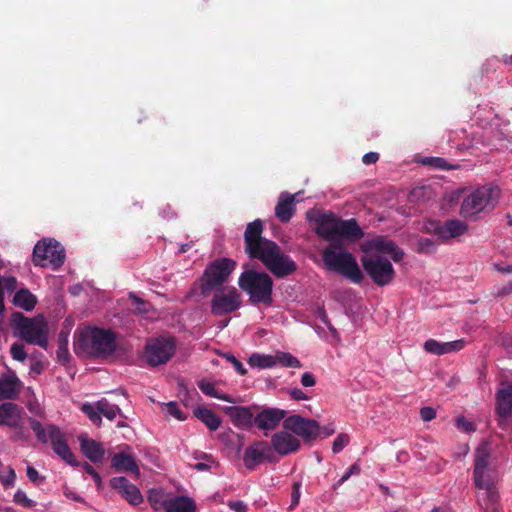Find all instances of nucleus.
<instances>
[{
    "instance_id": "obj_1",
    "label": "nucleus",
    "mask_w": 512,
    "mask_h": 512,
    "mask_svg": "<svg viewBox=\"0 0 512 512\" xmlns=\"http://www.w3.org/2000/svg\"><path fill=\"white\" fill-rule=\"evenodd\" d=\"M361 264L366 274L377 286H386L395 278V270L389 258L399 262L404 258V251L392 240L378 236L362 245Z\"/></svg>"
},
{
    "instance_id": "obj_2",
    "label": "nucleus",
    "mask_w": 512,
    "mask_h": 512,
    "mask_svg": "<svg viewBox=\"0 0 512 512\" xmlns=\"http://www.w3.org/2000/svg\"><path fill=\"white\" fill-rule=\"evenodd\" d=\"M263 224L260 220L249 223L246 227L245 251L252 257L260 260L263 265L275 276L285 277L292 274L296 263L273 241L263 238Z\"/></svg>"
},
{
    "instance_id": "obj_3",
    "label": "nucleus",
    "mask_w": 512,
    "mask_h": 512,
    "mask_svg": "<svg viewBox=\"0 0 512 512\" xmlns=\"http://www.w3.org/2000/svg\"><path fill=\"white\" fill-rule=\"evenodd\" d=\"M75 351L95 357H106L116 349L115 334L109 329L87 326L77 331Z\"/></svg>"
},
{
    "instance_id": "obj_4",
    "label": "nucleus",
    "mask_w": 512,
    "mask_h": 512,
    "mask_svg": "<svg viewBox=\"0 0 512 512\" xmlns=\"http://www.w3.org/2000/svg\"><path fill=\"white\" fill-rule=\"evenodd\" d=\"M323 261L326 267L339 273L353 283L363 281V273L358 265L356 257L341 246L330 245L323 251Z\"/></svg>"
},
{
    "instance_id": "obj_5",
    "label": "nucleus",
    "mask_w": 512,
    "mask_h": 512,
    "mask_svg": "<svg viewBox=\"0 0 512 512\" xmlns=\"http://www.w3.org/2000/svg\"><path fill=\"white\" fill-rule=\"evenodd\" d=\"M12 325L15 335L25 342L47 347L49 328L43 315L28 318L20 312H15L12 314Z\"/></svg>"
},
{
    "instance_id": "obj_6",
    "label": "nucleus",
    "mask_w": 512,
    "mask_h": 512,
    "mask_svg": "<svg viewBox=\"0 0 512 512\" xmlns=\"http://www.w3.org/2000/svg\"><path fill=\"white\" fill-rule=\"evenodd\" d=\"M31 429L41 443H50L53 451L66 463L78 466L74 454L68 446L65 434L54 424L43 425L34 418H29Z\"/></svg>"
},
{
    "instance_id": "obj_7",
    "label": "nucleus",
    "mask_w": 512,
    "mask_h": 512,
    "mask_svg": "<svg viewBox=\"0 0 512 512\" xmlns=\"http://www.w3.org/2000/svg\"><path fill=\"white\" fill-rule=\"evenodd\" d=\"M316 233L326 239L335 240L337 238L359 239L363 233L354 219L339 220L331 213H321L317 216Z\"/></svg>"
},
{
    "instance_id": "obj_8",
    "label": "nucleus",
    "mask_w": 512,
    "mask_h": 512,
    "mask_svg": "<svg viewBox=\"0 0 512 512\" xmlns=\"http://www.w3.org/2000/svg\"><path fill=\"white\" fill-rule=\"evenodd\" d=\"M239 287L249 295L253 303H272L273 282L266 273L256 271L243 272L238 281Z\"/></svg>"
},
{
    "instance_id": "obj_9",
    "label": "nucleus",
    "mask_w": 512,
    "mask_h": 512,
    "mask_svg": "<svg viewBox=\"0 0 512 512\" xmlns=\"http://www.w3.org/2000/svg\"><path fill=\"white\" fill-rule=\"evenodd\" d=\"M499 198L496 187H480L469 193L462 201L460 214L464 218H475L486 209L493 208Z\"/></svg>"
},
{
    "instance_id": "obj_10",
    "label": "nucleus",
    "mask_w": 512,
    "mask_h": 512,
    "mask_svg": "<svg viewBox=\"0 0 512 512\" xmlns=\"http://www.w3.org/2000/svg\"><path fill=\"white\" fill-rule=\"evenodd\" d=\"M148 501L155 510L166 512H196V502L189 496L173 495L161 489L149 492Z\"/></svg>"
},
{
    "instance_id": "obj_11",
    "label": "nucleus",
    "mask_w": 512,
    "mask_h": 512,
    "mask_svg": "<svg viewBox=\"0 0 512 512\" xmlns=\"http://www.w3.org/2000/svg\"><path fill=\"white\" fill-rule=\"evenodd\" d=\"M236 266L235 261L222 258L211 262L204 270L200 279V289L203 296H207L211 290L224 284Z\"/></svg>"
},
{
    "instance_id": "obj_12",
    "label": "nucleus",
    "mask_w": 512,
    "mask_h": 512,
    "mask_svg": "<svg viewBox=\"0 0 512 512\" xmlns=\"http://www.w3.org/2000/svg\"><path fill=\"white\" fill-rule=\"evenodd\" d=\"M65 251L54 239L44 238L38 241L33 250V263L36 266L58 268L64 263Z\"/></svg>"
},
{
    "instance_id": "obj_13",
    "label": "nucleus",
    "mask_w": 512,
    "mask_h": 512,
    "mask_svg": "<svg viewBox=\"0 0 512 512\" xmlns=\"http://www.w3.org/2000/svg\"><path fill=\"white\" fill-rule=\"evenodd\" d=\"M242 304L241 294L233 286H226L216 291L211 300V312L216 316L232 313Z\"/></svg>"
},
{
    "instance_id": "obj_14",
    "label": "nucleus",
    "mask_w": 512,
    "mask_h": 512,
    "mask_svg": "<svg viewBox=\"0 0 512 512\" xmlns=\"http://www.w3.org/2000/svg\"><path fill=\"white\" fill-rule=\"evenodd\" d=\"M283 427L285 430L294 433L305 441L315 440L320 431V425L317 421L300 415H292L284 419Z\"/></svg>"
},
{
    "instance_id": "obj_15",
    "label": "nucleus",
    "mask_w": 512,
    "mask_h": 512,
    "mask_svg": "<svg viewBox=\"0 0 512 512\" xmlns=\"http://www.w3.org/2000/svg\"><path fill=\"white\" fill-rule=\"evenodd\" d=\"M175 352V344L170 339L159 338L149 342L145 350V360L150 366L166 363Z\"/></svg>"
},
{
    "instance_id": "obj_16",
    "label": "nucleus",
    "mask_w": 512,
    "mask_h": 512,
    "mask_svg": "<svg viewBox=\"0 0 512 512\" xmlns=\"http://www.w3.org/2000/svg\"><path fill=\"white\" fill-rule=\"evenodd\" d=\"M496 413L498 425L506 429L512 419V384L502 383L496 393Z\"/></svg>"
},
{
    "instance_id": "obj_17",
    "label": "nucleus",
    "mask_w": 512,
    "mask_h": 512,
    "mask_svg": "<svg viewBox=\"0 0 512 512\" xmlns=\"http://www.w3.org/2000/svg\"><path fill=\"white\" fill-rule=\"evenodd\" d=\"M427 230L435 234L442 242H447L465 234L468 230V225L459 219H451L443 223L430 222Z\"/></svg>"
},
{
    "instance_id": "obj_18",
    "label": "nucleus",
    "mask_w": 512,
    "mask_h": 512,
    "mask_svg": "<svg viewBox=\"0 0 512 512\" xmlns=\"http://www.w3.org/2000/svg\"><path fill=\"white\" fill-rule=\"evenodd\" d=\"M265 460H273V452L267 442L258 441L246 448L243 461L247 469L252 470Z\"/></svg>"
},
{
    "instance_id": "obj_19",
    "label": "nucleus",
    "mask_w": 512,
    "mask_h": 512,
    "mask_svg": "<svg viewBox=\"0 0 512 512\" xmlns=\"http://www.w3.org/2000/svg\"><path fill=\"white\" fill-rule=\"evenodd\" d=\"M271 444L273 449L281 456L297 452L301 447L300 440L285 429L272 436Z\"/></svg>"
},
{
    "instance_id": "obj_20",
    "label": "nucleus",
    "mask_w": 512,
    "mask_h": 512,
    "mask_svg": "<svg viewBox=\"0 0 512 512\" xmlns=\"http://www.w3.org/2000/svg\"><path fill=\"white\" fill-rule=\"evenodd\" d=\"M110 484L129 504L137 506L143 502V496L140 490L125 477H114L111 479Z\"/></svg>"
},
{
    "instance_id": "obj_21",
    "label": "nucleus",
    "mask_w": 512,
    "mask_h": 512,
    "mask_svg": "<svg viewBox=\"0 0 512 512\" xmlns=\"http://www.w3.org/2000/svg\"><path fill=\"white\" fill-rule=\"evenodd\" d=\"M21 388L22 382L14 371L7 370L0 375V400L16 399Z\"/></svg>"
},
{
    "instance_id": "obj_22",
    "label": "nucleus",
    "mask_w": 512,
    "mask_h": 512,
    "mask_svg": "<svg viewBox=\"0 0 512 512\" xmlns=\"http://www.w3.org/2000/svg\"><path fill=\"white\" fill-rule=\"evenodd\" d=\"M22 409L12 402L0 405V425L19 428L22 424Z\"/></svg>"
},
{
    "instance_id": "obj_23",
    "label": "nucleus",
    "mask_w": 512,
    "mask_h": 512,
    "mask_svg": "<svg viewBox=\"0 0 512 512\" xmlns=\"http://www.w3.org/2000/svg\"><path fill=\"white\" fill-rule=\"evenodd\" d=\"M286 412L281 409H264L255 417V423L258 428L263 430H272L278 423L285 418Z\"/></svg>"
},
{
    "instance_id": "obj_24",
    "label": "nucleus",
    "mask_w": 512,
    "mask_h": 512,
    "mask_svg": "<svg viewBox=\"0 0 512 512\" xmlns=\"http://www.w3.org/2000/svg\"><path fill=\"white\" fill-rule=\"evenodd\" d=\"M474 483L479 489L485 490L491 501H496L498 493L495 487V477L491 470H474Z\"/></svg>"
},
{
    "instance_id": "obj_25",
    "label": "nucleus",
    "mask_w": 512,
    "mask_h": 512,
    "mask_svg": "<svg viewBox=\"0 0 512 512\" xmlns=\"http://www.w3.org/2000/svg\"><path fill=\"white\" fill-rule=\"evenodd\" d=\"M223 412L237 427L247 428L252 424L253 413L248 407L227 406L223 408Z\"/></svg>"
},
{
    "instance_id": "obj_26",
    "label": "nucleus",
    "mask_w": 512,
    "mask_h": 512,
    "mask_svg": "<svg viewBox=\"0 0 512 512\" xmlns=\"http://www.w3.org/2000/svg\"><path fill=\"white\" fill-rule=\"evenodd\" d=\"M80 448L83 454L92 462L99 463L104 458V448L100 443L85 436H80Z\"/></svg>"
},
{
    "instance_id": "obj_27",
    "label": "nucleus",
    "mask_w": 512,
    "mask_h": 512,
    "mask_svg": "<svg viewBox=\"0 0 512 512\" xmlns=\"http://www.w3.org/2000/svg\"><path fill=\"white\" fill-rule=\"evenodd\" d=\"M111 465L116 471L132 472L136 477L140 475L135 459L125 452L116 453L111 459Z\"/></svg>"
},
{
    "instance_id": "obj_28",
    "label": "nucleus",
    "mask_w": 512,
    "mask_h": 512,
    "mask_svg": "<svg viewBox=\"0 0 512 512\" xmlns=\"http://www.w3.org/2000/svg\"><path fill=\"white\" fill-rule=\"evenodd\" d=\"M219 382L210 379H202L198 382L199 389L207 396L217 398L230 403H239L241 399H234L227 393L218 389Z\"/></svg>"
},
{
    "instance_id": "obj_29",
    "label": "nucleus",
    "mask_w": 512,
    "mask_h": 512,
    "mask_svg": "<svg viewBox=\"0 0 512 512\" xmlns=\"http://www.w3.org/2000/svg\"><path fill=\"white\" fill-rule=\"evenodd\" d=\"M295 195L282 194L275 207V214L282 222H288L294 213Z\"/></svg>"
},
{
    "instance_id": "obj_30",
    "label": "nucleus",
    "mask_w": 512,
    "mask_h": 512,
    "mask_svg": "<svg viewBox=\"0 0 512 512\" xmlns=\"http://www.w3.org/2000/svg\"><path fill=\"white\" fill-rule=\"evenodd\" d=\"M194 415L202 421L210 430H217L221 425V419L213 411L205 407L194 410Z\"/></svg>"
},
{
    "instance_id": "obj_31",
    "label": "nucleus",
    "mask_w": 512,
    "mask_h": 512,
    "mask_svg": "<svg viewBox=\"0 0 512 512\" xmlns=\"http://www.w3.org/2000/svg\"><path fill=\"white\" fill-rule=\"evenodd\" d=\"M491 449L488 443H481L475 451L474 470H490Z\"/></svg>"
},
{
    "instance_id": "obj_32",
    "label": "nucleus",
    "mask_w": 512,
    "mask_h": 512,
    "mask_svg": "<svg viewBox=\"0 0 512 512\" xmlns=\"http://www.w3.org/2000/svg\"><path fill=\"white\" fill-rule=\"evenodd\" d=\"M36 297L28 290L26 289H21L19 290L15 296H14V299H13V303L26 310V311H31L32 309H34L35 305H36Z\"/></svg>"
},
{
    "instance_id": "obj_33",
    "label": "nucleus",
    "mask_w": 512,
    "mask_h": 512,
    "mask_svg": "<svg viewBox=\"0 0 512 512\" xmlns=\"http://www.w3.org/2000/svg\"><path fill=\"white\" fill-rule=\"evenodd\" d=\"M274 355L254 353L249 357L248 363L253 368L265 369L275 366Z\"/></svg>"
},
{
    "instance_id": "obj_34",
    "label": "nucleus",
    "mask_w": 512,
    "mask_h": 512,
    "mask_svg": "<svg viewBox=\"0 0 512 512\" xmlns=\"http://www.w3.org/2000/svg\"><path fill=\"white\" fill-rule=\"evenodd\" d=\"M275 357V365L280 364L284 367H293L300 368L302 365L300 361L294 357L292 354L283 351H277L274 354Z\"/></svg>"
},
{
    "instance_id": "obj_35",
    "label": "nucleus",
    "mask_w": 512,
    "mask_h": 512,
    "mask_svg": "<svg viewBox=\"0 0 512 512\" xmlns=\"http://www.w3.org/2000/svg\"><path fill=\"white\" fill-rule=\"evenodd\" d=\"M97 409L100 415H103L109 420H113L121 412L117 405L109 403L106 399H101L97 402Z\"/></svg>"
},
{
    "instance_id": "obj_36",
    "label": "nucleus",
    "mask_w": 512,
    "mask_h": 512,
    "mask_svg": "<svg viewBox=\"0 0 512 512\" xmlns=\"http://www.w3.org/2000/svg\"><path fill=\"white\" fill-rule=\"evenodd\" d=\"M162 408L167 413V415L175 418L178 421H183L186 419L184 412L179 408L176 402L163 403Z\"/></svg>"
},
{
    "instance_id": "obj_37",
    "label": "nucleus",
    "mask_w": 512,
    "mask_h": 512,
    "mask_svg": "<svg viewBox=\"0 0 512 512\" xmlns=\"http://www.w3.org/2000/svg\"><path fill=\"white\" fill-rule=\"evenodd\" d=\"M350 443V436L347 433H339L332 444V452H341Z\"/></svg>"
},
{
    "instance_id": "obj_38",
    "label": "nucleus",
    "mask_w": 512,
    "mask_h": 512,
    "mask_svg": "<svg viewBox=\"0 0 512 512\" xmlns=\"http://www.w3.org/2000/svg\"><path fill=\"white\" fill-rule=\"evenodd\" d=\"M82 410L93 423L96 425L101 424L102 420L100 411L97 409V403L95 405L84 404Z\"/></svg>"
},
{
    "instance_id": "obj_39",
    "label": "nucleus",
    "mask_w": 512,
    "mask_h": 512,
    "mask_svg": "<svg viewBox=\"0 0 512 512\" xmlns=\"http://www.w3.org/2000/svg\"><path fill=\"white\" fill-rule=\"evenodd\" d=\"M13 501L25 508H32L36 505V502L28 498L27 494L20 489L15 492Z\"/></svg>"
},
{
    "instance_id": "obj_40",
    "label": "nucleus",
    "mask_w": 512,
    "mask_h": 512,
    "mask_svg": "<svg viewBox=\"0 0 512 512\" xmlns=\"http://www.w3.org/2000/svg\"><path fill=\"white\" fill-rule=\"evenodd\" d=\"M16 480V474L12 467L8 466L0 472V483L3 486H13Z\"/></svg>"
},
{
    "instance_id": "obj_41",
    "label": "nucleus",
    "mask_w": 512,
    "mask_h": 512,
    "mask_svg": "<svg viewBox=\"0 0 512 512\" xmlns=\"http://www.w3.org/2000/svg\"><path fill=\"white\" fill-rule=\"evenodd\" d=\"M466 346V341L464 339H458L450 342H443V355L457 352L462 350Z\"/></svg>"
},
{
    "instance_id": "obj_42",
    "label": "nucleus",
    "mask_w": 512,
    "mask_h": 512,
    "mask_svg": "<svg viewBox=\"0 0 512 512\" xmlns=\"http://www.w3.org/2000/svg\"><path fill=\"white\" fill-rule=\"evenodd\" d=\"M11 356L14 360L24 362L27 358V353L24 346L20 343H14L10 349Z\"/></svg>"
},
{
    "instance_id": "obj_43",
    "label": "nucleus",
    "mask_w": 512,
    "mask_h": 512,
    "mask_svg": "<svg viewBox=\"0 0 512 512\" xmlns=\"http://www.w3.org/2000/svg\"><path fill=\"white\" fill-rule=\"evenodd\" d=\"M443 342H438L434 339H429L424 343V349L426 352L435 354V355H443Z\"/></svg>"
},
{
    "instance_id": "obj_44",
    "label": "nucleus",
    "mask_w": 512,
    "mask_h": 512,
    "mask_svg": "<svg viewBox=\"0 0 512 512\" xmlns=\"http://www.w3.org/2000/svg\"><path fill=\"white\" fill-rule=\"evenodd\" d=\"M512 293V281L503 285L497 286L493 290V295L498 298H503Z\"/></svg>"
},
{
    "instance_id": "obj_45",
    "label": "nucleus",
    "mask_w": 512,
    "mask_h": 512,
    "mask_svg": "<svg viewBox=\"0 0 512 512\" xmlns=\"http://www.w3.org/2000/svg\"><path fill=\"white\" fill-rule=\"evenodd\" d=\"M435 243L429 238H421L418 241V251L423 253L432 252L435 249Z\"/></svg>"
},
{
    "instance_id": "obj_46",
    "label": "nucleus",
    "mask_w": 512,
    "mask_h": 512,
    "mask_svg": "<svg viewBox=\"0 0 512 512\" xmlns=\"http://www.w3.org/2000/svg\"><path fill=\"white\" fill-rule=\"evenodd\" d=\"M300 488H301L300 482H295L293 484V489H292V494H291V503H290V507H289L290 510H293L299 504L300 496H301Z\"/></svg>"
},
{
    "instance_id": "obj_47",
    "label": "nucleus",
    "mask_w": 512,
    "mask_h": 512,
    "mask_svg": "<svg viewBox=\"0 0 512 512\" xmlns=\"http://www.w3.org/2000/svg\"><path fill=\"white\" fill-rule=\"evenodd\" d=\"M224 357L226 358L227 361H229L233 365L235 370L240 375L246 374V369L244 368L243 364L233 354L227 353L224 355Z\"/></svg>"
},
{
    "instance_id": "obj_48",
    "label": "nucleus",
    "mask_w": 512,
    "mask_h": 512,
    "mask_svg": "<svg viewBox=\"0 0 512 512\" xmlns=\"http://www.w3.org/2000/svg\"><path fill=\"white\" fill-rule=\"evenodd\" d=\"M81 466L89 474V476H92V478L94 479V481L97 485V488L99 489L102 485V479H101L100 475L87 462H84Z\"/></svg>"
},
{
    "instance_id": "obj_49",
    "label": "nucleus",
    "mask_w": 512,
    "mask_h": 512,
    "mask_svg": "<svg viewBox=\"0 0 512 512\" xmlns=\"http://www.w3.org/2000/svg\"><path fill=\"white\" fill-rule=\"evenodd\" d=\"M27 408L33 415L38 416L40 418L45 417V411L37 401H30L27 404Z\"/></svg>"
},
{
    "instance_id": "obj_50",
    "label": "nucleus",
    "mask_w": 512,
    "mask_h": 512,
    "mask_svg": "<svg viewBox=\"0 0 512 512\" xmlns=\"http://www.w3.org/2000/svg\"><path fill=\"white\" fill-rule=\"evenodd\" d=\"M456 426L458 429H460L464 432L474 431V426H473L472 422H470L463 416L457 418Z\"/></svg>"
},
{
    "instance_id": "obj_51",
    "label": "nucleus",
    "mask_w": 512,
    "mask_h": 512,
    "mask_svg": "<svg viewBox=\"0 0 512 512\" xmlns=\"http://www.w3.org/2000/svg\"><path fill=\"white\" fill-rule=\"evenodd\" d=\"M361 469L360 466L355 463L350 466V468L345 472V474L341 477V479L338 481V484H342L345 481H347L352 475H358L360 473Z\"/></svg>"
},
{
    "instance_id": "obj_52",
    "label": "nucleus",
    "mask_w": 512,
    "mask_h": 512,
    "mask_svg": "<svg viewBox=\"0 0 512 512\" xmlns=\"http://www.w3.org/2000/svg\"><path fill=\"white\" fill-rule=\"evenodd\" d=\"M420 416L423 421L428 422L436 417V411L432 407H423L420 410Z\"/></svg>"
},
{
    "instance_id": "obj_53",
    "label": "nucleus",
    "mask_w": 512,
    "mask_h": 512,
    "mask_svg": "<svg viewBox=\"0 0 512 512\" xmlns=\"http://www.w3.org/2000/svg\"><path fill=\"white\" fill-rule=\"evenodd\" d=\"M316 383L315 377L313 374L306 372L301 377V384L304 387H313Z\"/></svg>"
},
{
    "instance_id": "obj_54",
    "label": "nucleus",
    "mask_w": 512,
    "mask_h": 512,
    "mask_svg": "<svg viewBox=\"0 0 512 512\" xmlns=\"http://www.w3.org/2000/svg\"><path fill=\"white\" fill-rule=\"evenodd\" d=\"M228 506L235 512H247V505L242 501H230Z\"/></svg>"
},
{
    "instance_id": "obj_55",
    "label": "nucleus",
    "mask_w": 512,
    "mask_h": 512,
    "mask_svg": "<svg viewBox=\"0 0 512 512\" xmlns=\"http://www.w3.org/2000/svg\"><path fill=\"white\" fill-rule=\"evenodd\" d=\"M289 394L294 400H307L308 396L299 388H293L289 391Z\"/></svg>"
},
{
    "instance_id": "obj_56",
    "label": "nucleus",
    "mask_w": 512,
    "mask_h": 512,
    "mask_svg": "<svg viewBox=\"0 0 512 512\" xmlns=\"http://www.w3.org/2000/svg\"><path fill=\"white\" fill-rule=\"evenodd\" d=\"M378 158H379L378 153L369 152L363 156L362 161L364 164L368 165V164L375 163L378 160Z\"/></svg>"
},
{
    "instance_id": "obj_57",
    "label": "nucleus",
    "mask_w": 512,
    "mask_h": 512,
    "mask_svg": "<svg viewBox=\"0 0 512 512\" xmlns=\"http://www.w3.org/2000/svg\"><path fill=\"white\" fill-rule=\"evenodd\" d=\"M27 476L32 482H37L39 479L38 471L32 466L27 467Z\"/></svg>"
},
{
    "instance_id": "obj_58",
    "label": "nucleus",
    "mask_w": 512,
    "mask_h": 512,
    "mask_svg": "<svg viewBox=\"0 0 512 512\" xmlns=\"http://www.w3.org/2000/svg\"><path fill=\"white\" fill-rule=\"evenodd\" d=\"M131 299L133 301V305L136 306V309L139 311V312H146L147 309L145 307L141 308V306H145V303L140 300L139 298L135 297V296H131Z\"/></svg>"
},
{
    "instance_id": "obj_59",
    "label": "nucleus",
    "mask_w": 512,
    "mask_h": 512,
    "mask_svg": "<svg viewBox=\"0 0 512 512\" xmlns=\"http://www.w3.org/2000/svg\"><path fill=\"white\" fill-rule=\"evenodd\" d=\"M4 285L7 289L13 290L16 288V279L14 277H9L4 280Z\"/></svg>"
},
{
    "instance_id": "obj_60",
    "label": "nucleus",
    "mask_w": 512,
    "mask_h": 512,
    "mask_svg": "<svg viewBox=\"0 0 512 512\" xmlns=\"http://www.w3.org/2000/svg\"><path fill=\"white\" fill-rule=\"evenodd\" d=\"M325 437L331 436L335 432V427L331 424L322 428Z\"/></svg>"
},
{
    "instance_id": "obj_61",
    "label": "nucleus",
    "mask_w": 512,
    "mask_h": 512,
    "mask_svg": "<svg viewBox=\"0 0 512 512\" xmlns=\"http://www.w3.org/2000/svg\"><path fill=\"white\" fill-rule=\"evenodd\" d=\"M496 268H497V270L499 272L504 273V274H511L512 273V264L507 265V266H499V265H497Z\"/></svg>"
},
{
    "instance_id": "obj_62",
    "label": "nucleus",
    "mask_w": 512,
    "mask_h": 512,
    "mask_svg": "<svg viewBox=\"0 0 512 512\" xmlns=\"http://www.w3.org/2000/svg\"><path fill=\"white\" fill-rule=\"evenodd\" d=\"M4 311H5L4 293H3V290H0V315L3 314Z\"/></svg>"
},
{
    "instance_id": "obj_63",
    "label": "nucleus",
    "mask_w": 512,
    "mask_h": 512,
    "mask_svg": "<svg viewBox=\"0 0 512 512\" xmlns=\"http://www.w3.org/2000/svg\"><path fill=\"white\" fill-rule=\"evenodd\" d=\"M434 162H435V165H436L437 167H440V168H443V167H444V162H445V161H444L443 159L437 158V159H435V160H434Z\"/></svg>"
},
{
    "instance_id": "obj_64",
    "label": "nucleus",
    "mask_w": 512,
    "mask_h": 512,
    "mask_svg": "<svg viewBox=\"0 0 512 512\" xmlns=\"http://www.w3.org/2000/svg\"><path fill=\"white\" fill-rule=\"evenodd\" d=\"M431 512H449V511L446 510V509H443L441 507H435V508L432 509Z\"/></svg>"
}]
</instances>
